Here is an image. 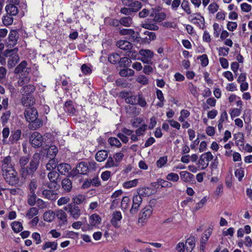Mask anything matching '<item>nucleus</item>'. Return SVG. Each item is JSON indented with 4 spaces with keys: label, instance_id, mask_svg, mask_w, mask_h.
Segmentation results:
<instances>
[{
    "label": "nucleus",
    "instance_id": "1",
    "mask_svg": "<svg viewBox=\"0 0 252 252\" xmlns=\"http://www.w3.org/2000/svg\"><path fill=\"white\" fill-rule=\"evenodd\" d=\"M40 155L35 153L30 160L28 156H22L19 159L18 166L19 172L22 179H30L35 176L40 163Z\"/></svg>",
    "mask_w": 252,
    "mask_h": 252
},
{
    "label": "nucleus",
    "instance_id": "31",
    "mask_svg": "<svg viewBox=\"0 0 252 252\" xmlns=\"http://www.w3.org/2000/svg\"><path fill=\"white\" fill-rule=\"evenodd\" d=\"M121 60L120 55L116 53H113L111 54L108 57V61L113 64H116L119 63V61Z\"/></svg>",
    "mask_w": 252,
    "mask_h": 252
},
{
    "label": "nucleus",
    "instance_id": "34",
    "mask_svg": "<svg viewBox=\"0 0 252 252\" xmlns=\"http://www.w3.org/2000/svg\"><path fill=\"white\" fill-rule=\"evenodd\" d=\"M212 230L213 229L210 227L204 232L201 237L200 241L201 243H206L209 237L212 234Z\"/></svg>",
    "mask_w": 252,
    "mask_h": 252
},
{
    "label": "nucleus",
    "instance_id": "39",
    "mask_svg": "<svg viewBox=\"0 0 252 252\" xmlns=\"http://www.w3.org/2000/svg\"><path fill=\"white\" fill-rule=\"evenodd\" d=\"M58 244L55 242H47L43 246V250H45L46 249L50 248L52 250L55 251L57 249Z\"/></svg>",
    "mask_w": 252,
    "mask_h": 252
},
{
    "label": "nucleus",
    "instance_id": "37",
    "mask_svg": "<svg viewBox=\"0 0 252 252\" xmlns=\"http://www.w3.org/2000/svg\"><path fill=\"white\" fill-rule=\"evenodd\" d=\"M120 23L125 27H129L132 23V18L129 17H124L120 19L119 21Z\"/></svg>",
    "mask_w": 252,
    "mask_h": 252
},
{
    "label": "nucleus",
    "instance_id": "16",
    "mask_svg": "<svg viewBox=\"0 0 252 252\" xmlns=\"http://www.w3.org/2000/svg\"><path fill=\"white\" fill-rule=\"evenodd\" d=\"M42 194L45 198L49 200H55L57 198V193L52 190L44 189Z\"/></svg>",
    "mask_w": 252,
    "mask_h": 252
},
{
    "label": "nucleus",
    "instance_id": "51",
    "mask_svg": "<svg viewBox=\"0 0 252 252\" xmlns=\"http://www.w3.org/2000/svg\"><path fill=\"white\" fill-rule=\"evenodd\" d=\"M165 18L166 14L163 12H160L156 14L153 20L155 22H160L164 20Z\"/></svg>",
    "mask_w": 252,
    "mask_h": 252
},
{
    "label": "nucleus",
    "instance_id": "49",
    "mask_svg": "<svg viewBox=\"0 0 252 252\" xmlns=\"http://www.w3.org/2000/svg\"><path fill=\"white\" fill-rule=\"evenodd\" d=\"M106 168H109L111 167H117L118 166V162H116L115 160L114 161L113 158L109 157L107 159V162L105 163V166Z\"/></svg>",
    "mask_w": 252,
    "mask_h": 252
},
{
    "label": "nucleus",
    "instance_id": "28",
    "mask_svg": "<svg viewBox=\"0 0 252 252\" xmlns=\"http://www.w3.org/2000/svg\"><path fill=\"white\" fill-rule=\"evenodd\" d=\"M86 199L85 196L82 194H78L74 196L72 202L70 203H74L76 205L82 204Z\"/></svg>",
    "mask_w": 252,
    "mask_h": 252
},
{
    "label": "nucleus",
    "instance_id": "23",
    "mask_svg": "<svg viewBox=\"0 0 252 252\" xmlns=\"http://www.w3.org/2000/svg\"><path fill=\"white\" fill-rule=\"evenodd\" d=\"M5 10L7 13L11 15L15 16L19 12L18 8L14 4H8L5 6Z\"/></svg>",
    "mask_w": 252,
    "mask_h": 252
},
{
    "label": "nucleus",
    "instance_id": "12",
    "mask_svg": "<svg viewBox=\"0 0 252 252\" xmlns=\"http://www.w3.org/2000/svg\"><path fill=\"white\" fill-rule=\"evenodd\" d=\"M122 219V215L120 211H115L112 214V218L110 220L112 225L115 228H119L120 225L118 222Z\"/></svg>",
    "mask_w": 252,
    "mask_h": 252
},
{
    "label": "nucleus",
    "instance_id": "11",
    "mask_svg": "<svg viewBox=\"0 0 252 252\" xmlns=\"http://www.w3.org/2000/svg\"><path fill=\"white\" fill-rule=\"evenodd\" d=\"M123 3L124 5L130 7L133 13L138 12L142 7V3L139 1H133L131 3H128L126 1H123Z\"/></svg>",
    "mask_w": 252,
    "mask_h": 252
},
{
    "label": "nucleus",
    "instance_id": "58",
    "mask_svg": "<svg viewBox=\"0 0 252 252\" xmlns=\"http://www.w3.org/2000/svg\"><path fill=\"white\" fill-rule=\"evenodd\" d=\"M205 158H203V156L201 155L198 160V164L199 166H201V169L202 170L206 169L209 165V162L207 161V162L206 163L205 162Z\"/></svg>",
    "mask_w": 252,
    "mask_h": 252
},
{
    "label": "nucleus",
    "instance_id": "22",
    "mask_svg": "<svg viewBox=\"0 0 252 252\" xmlns=\"http://www.w3.org/2000/svg\"><path fill=\"white\" fill-rule=\"evenodd\" d=\"M108 157V152L106 150H100L95 154V159L97 161H103Z\"/></svg>",
    "mask_w": 252,
    "mask_h": 252
},
{
    "label": "nucleus",
    "instance_id": "50",
    "mask_svg": "<svg viewBox=\"0 0 252 252\" xmlns=\"http://www.w3.org/2000/svg\"><path fill=\"white\" fill-rule=\"evenodd\" d=\"M130 199L127 196H124L121 201V208L123 210H126L128 206Z\"/></svg>",
    "mask_w": 252,
    "mask_h": 252
},
{
    "label": "nucleus",
    "instance_id": "4",
    "mask_svg": "<svg viewBox=\"0 0 252 252\" xmlns=\"http://www.w3.org/2000/svg\"><path fill=\"white\" fill-rule=\"evenodd\" d=\"M64 209L75 220H77L82 214L79 206L74 203L69 204L67 206L64 208Z\"/></svg>",
    "mask_w": 252,
    "mask_h": 252
},
{
    "label": "nucleus",
    "instance_id": "30",
    "mask_svg": "<svg viewBox=\"0 0 252 252\" xmlns=\"http://www.w3.org/2000/svg\"><path fill=\"white\" fill-rule=\"evenodd\" d=\"M101 222V218L99 215L94 214L90 217V224L92 226H95L99 224Z\"/></svg>",
    "mask_w": 252,
    "mask_h": 252
},
{
    "label": "nucleus",
    "instance_id": "14",
    "mask_svg": "<svg viewBox=\"0 0 252 252\" xmlns=\"http://www.w3.org/2000/svg\"><path fill=\"white\" fill-rule=\"evenodd\" d=\"M21 102L23 106L28 107L34 104L35 99L32 95H23L21 99Z\"/></svg>",
    "mask_w": 252,
    "mask_h": 252
},
{
    "label": "nucleus",
    "instance_id": "3",
    "mask_svg": "<svg viewBox=\"0 0 252 252\" xmlns=\"http://www.w3.org/2000/svg\"><path fill=\"white\" fill-rule=\"evenodd\" d=\"M2 176L6 183L10 186H14L18 183L17 172L15 169H12L11 172L2 173Z\"/></svg>",
    "mask_w": 252,
    "mask_h": 252
},
{
    "label": "nucleus",
    "instance_id": "54",
    "mask_svg": "<svg viewBox=\"0 0 252 252\" xmlns=\"http://www.w3.org/2000/svg\"><path fill=\"white\" fill-rule=\"evenodd\" d=\"M126 110L127 113H131L133 115H138L139 113V111L137 110V108L133 105L126 107Z\"/></svg>",
    "mask_w": 252,
    "mask_h": 252
},
{
    "label": "nucleus",
    "instance_id": "56",
    "mask_svg": "<svg viewBox=\"0 0 252 252\" xmlns=\"http://www.w3.org/2000/svg\"><path fill=\"white\" fill-rule=\"evenodd\" d=\"M147 128V125L146 124H142V126L137 129L135 131L136 134L138 136H140L144 134L145 130Z\"/></svg>",
    "mask_w": 252,
    "mask_h": 252
},
{
    "label": "nucleus",
    "instance_id": "26",
    "mask_svg": "<svg viewBox=\"0 0 252 252\" xmlns=\"http://www.w3.org/2000/svg\"><path fill=\"white\" fill-rule=\"evenodd\" d=\"M58 152V148L55 145H51L47 149V157L49 158H55Z\"/></svg>",
    "mask_w": 252,
    "mask_h": 252
},
{
    "label": "nucleus",
    "instance_id": "18",
    "mask_svg": "<svg viewBox=\"0 0 252 252\" xmlns=\"http://www.w3.org/2000/svg\"><path fill=\"white\" fill-rule=\"evenodd\" d=\"M64 109L66 112L69 114L70 115H75L76 110L73 105V102L69 100L66 101L64 105Z\"/></svg>",
    "mask_w": 252,
    "mask_h": 252
},
{
    "label": "nucleus",
    "instance_id": "47",
    "mask_svg": "<svg viewBox=\"0 0 252 252\" xmlns=\"http://www.w3.org/2000/svg\"><path fill=\"white\" fill-rule=\"evenodd\" d=\"M10 114L11 113L10 111H7L2 114L0 117V120L3 126H4L7 123L8 120L10 118Z\"/></svg>",
    "mask_w": 252,
    "mask_h": 252
},
{
    "label": "nucleus",
    "instance_id": "38",
    "mask_svg": "<svg viewBox=\"0 0 252 252\" xmlns=\"http://www.w3.org/2000/svg\"><path fill=\"white\" fill-rule=\"evenodd\" d=\"M134 71L130 68H126L120 71L119 74L121 76L127 77L133 75Z\"/></svg>",
    "mask_w": 252,
    "mask_h": 252
},
{
    "label": "nucleus",
    "instance_id": "59",
    "mask_svg": "<svg viewBox=\"0 0 252 252\" xmlns=\"http://www.w3.org/2000/svg\"><path fill=\"white\" fill-rule=\"evenodd\" d=\"M37 182L35 179L31 180L30 184L29 185V189L30 192H35V190L37 188Z\"/></svg>",
    "mask_w": 252,
    "mask_h": 252
},
{
    "label": "nucleus",
    "instance_id": "6",
    "mask_svg": "<svg viewBox=\"0 0 252 252\" xmlns=\"http://www.w3.org/2000/svg\"><path fill=\"white\" fill-rule=\"evenodd\" d=\"M153 210V209L151 205H148L145 207L139 214L138 222L139 223H144L145 220H148L152 215Z\"/></svg>",
    "mask_w": 252,
    "mask_h": 252
},
{
    "label": "nucleus",
    "instance_id": "24",
    "mask_svg": "<svg viewBox=\"0 0 252 252\" xmlns=\"http://www.w3.org/2000/svg\"><path fill=\"white\" fill-rule=\"evenodd\" d=\"M181 180L184 182H189L194 178V175L188 171H182L180 173Z\"/></svg>",
    "mask_w": 252,
    "mask_h": 252
},
{
    "label": "nucleus",
    "instance_id": "29",
    "mask_svg": "<svg viewBox=\"0 0 252 252\" xmlns=\"http://www.w3.org/2000/svg\"><path fill=\"white\" fill-rule=\"evenodd\" d=\"M56 216L55 213L52 211H48L43 214L44 220L47 222H51L54 220Z\"/></svg>",
    "mask_w": 252,
    "mask_h": 252
},
{
    "label": "nucleus",
    "instance_id": "20",
    "mask_svg": "<svg viewBox=\"0 0 252 252\" xmlns=\"http://www.w3.org/2000/svg\"><path fill=\"white\" fill-rule=\"evenodd\" d=\"M195 237H190L187 239L186 243V250L187 252H191L195 247Z\"/></svg>",
    "mask_w": 252,
    "mask_h": 252
},
{
    "label": "nucleus",
    "instance_id": "62",
    "mask_svg": "<svg viewBox=\"0 0 252 252\" xmlns=\"http://www.w3.org/2000/svg\"><path fill=\"white\" fill-rule=\"evenodd\" d=\"M167 161V158L166 157H160L157 161V166L158 167L161 168L166 163Z\"/></svg>",
    "mask_w": 252,
    "mask_h": 252
},
{
    "label": "nucleus",
    "instance_id": "43",
    "mask_svg": "<svg viewBox=\"0 0 252 252\" xmlns=\"http://www.w3.org/2000/svg\"><path fill=\"white\" fill-rule=\"evenodd\" d=\"M138 182V179H134L129 181L126 182L123 184V187L126 189H129L136 187Z\"/></svg>",
    "mask_w": 252,
    "mask_h": 252
},
{
    "label": "nucleus",
    "instance_id": "13",
    "mask_svg": "<svg viewBox=\"0 0 252 252\" xmlns=\"http://www.w3.org/2000/svg\"><path fill=\"white\" fill-rule=\"evenodd\" d=\"M71 168V167L70 164L66 163H61L57 166V170L59 174H61L63 175L68 174Z\"/></svg>",
    "mask_w": 252,
    "mask_h": 252
},
{
    "label": "nucleus",
    "instance_id": "41",
    "mask_svg": "<svg viewBox=\"0 0 252 252\" xmlns=\"http://www.w3.org/2000/svg\"><path fill=\"white\" fill-rule=\"evenodd\" d=\"M131 61L127 57L121 58V60L119 61V64L121 67H125L129 66Z\"/></svg>",
    "mask_w": 252,
    "mask_h": 252
},
{
    "label": "nucleus",
    "instance_id": "45",
    "mask_svg": "<svg viewBox=\"0 0 252 252\" xmlns=\"http://www.w3.org/2000/svg\"><path fill=\"white\" fill-rule=\"evenodd\" d=\"M18 51V48L16 47L13 49L9 48L8 49L6 50L3 53V55L5 57H11L15 55H17V53Z\"/></svg>",
    "mask_w": 252,
    "mask_h": 252
},
{
    "label": "nucleus",
    "instance_id": "36",
    "mask_svg": "<svg viewBox=\"0 0 252 252\" xmlns=\"http://www.w3.org/2000/svg\"><path fill=\"white\" fill-rule=\"evenodd\" d=\"M36 195L35 192H30L28 196L27 202L31 206H33L35 205L36 200Z\"/></svg>",
    "mask_w": 252,
    "mask_h": 252
},
{
    "label": "nucleus",
    "instance_id": "21",
    "mask_svg": "<svg viewBox=\"0 0 252 252\" xmlns=\"http://www.w3.org/2000/svg\"><path fill=\"white\" fill-rule=\"evenodd\" d=\"M76 169L80 174H86L88 171V166L85 162H81L77 165Z\"/></svg>",
    "mask_w": 252,
    "mask_h": 252
},
{
    "label": "nucleus",
    "instance_id": "55",
    "mask_svg": "<svg viewBox=\"0 0 252 252\" xmlns=\"http://www.w3.org/2000/svg\"><path fill=\"white\" fill-rule=\"evenodd\" d=\"M137 95H131L127 96V98H126V101L127 103H129L132 105L137 104Z\"/></svg>",
    "mask_w": 252,
    "mask_h": 252
},
{
    "label": "nucleus",
    "instance_id": "61",
    "mask_svg": "<svg viewBox=\"0 0 252 252\" xmlns=\"http://www.w3.org/2000/svg\"><path fill=\"white\" fill-rule=\"evenodd\" d=\"M218 4L215 2L211 3L208 6L209 12L212 14H214L218 11Z\"/></svg>",
    "mask_w": 252,
    "mask_h": 252
},
{
    "label": "nucleus",
    "instance_id": "5",
    "mask_svg": "<svg viewBox=\"0 0 252 252\" xmlns=\"http://www.w3.org/2000/svg\"><path fill=\"white\" fill-rule=\"evenodd\" d=\"M19 35V33L17 30H11L8 35V41L6 43V47L8 48H13L17 43Z\"/></svg>",
    "mask_w": 252,
    "mask_h": 252
},
{
    "label": "nucleus",
    "instance_id": "40",
    "mask_svg": "<svg viewBox=\"0 0 252 252\" xmlns=\"http://www.w3.org/2000/svg\"><path fill=\"white\" fill-rule=\"evenodd\" d=\"M11 226L13 230L15 233H18L23 229V226L21 222L19 221H14L12 223Z\"/></svg>",
    "mask_w": 252,
    "mask_h": 252
},
{
    "label": "nucleus",
    "instance_id": "35",
    "mask_svg": "<svg viewBox=\"0 0 252 252\" xmlns=\"http://www.w3.org/2000/svg\"><path fill=\"white\" fill-rule=\"evenodd\" d=\"M100 185L99 178L97 177L94 178L93 179L88 181V182L84 183L83 186L86 185L87 187H90L91 185L94 187H98Z\"/></svg>",
    "mask_w": 252,
    "mask_h": 252
},
{
    "label": "nucleus",
    "instance_id": "46",
    "mask_svg": "<svg viewBox=\"0 0 252 252\" xmlns=\"http://www.w3.org/2000/svg\"><path fill=\"white\" fill-rule=\"evenodd\" d=\"M38 213V210L36 207L31 208L26 214V217L29 219L32 218L34 216L37 215Z\"/></svg>",
    "mask_w": 252,
    "mask_h": 252
},
{
    "label": "nucleus",
    "instance_id": "53",
    "mask_svg": "<svg viewBox=\"0 0 252 252\" xmlns=\"http://www.w3.org/2000/svg\"><path fill=\"white\" fill-rule=\"evenodd\" d=\"M142 27L149 30L157 31L158 29V27L157 25L150 23L142 24Z\"/></svg>",
    "mask_w": 252,
    "mask_h": 252
},
{
    "label": "nucleus",
    "instance_id": "33",
    "mask_svg": "<svg viewBox=\"0 0 252 252\" xmlns=\"http://www.w3.org/2000/svg\"><path fill=\"white\" fill-rule=\"evenodd\" d=\"M19 60V57L18 55H15L9 59L7 62V66L9 68L13 67Z\"/></svg>",
    "mask_w": 252,
    "mask_h": 252
},
{
    "label": "nucleus",
    "instance_id": "8",
    "mask_svg": "<svg viewBox=\"0 0 252 252\" xmlns=\"http://www.w3.org/2000/svg\"><path fill=\"white\" fill-rule=\"evenodd\" d=\"M12 169H14L11 164V158L10 156H7L2 161L1 171L2 174L11 172Z\"/></svg>",
    "mask_w": 252,
    "mask_h": 252
},
{
    "label": "nucleus",
    "instance_id": "27",
    "mask_svg": "<svg viewBox=\"0 0 252 252\" xmlns=\"http://www.w3.org/2000/svg\"><path fill=\"white\" fill-rule=\"evenodd\" d=\"M50 160L48 163L46 164V169L47 170L51 171V170L55 169L58 166V160L54 158H50Z\"/></svg>",
    "mask_w": 252,
    "mask_h": 252
},
{
    "label": "nucleus",
    "instance_id": "19",
    "mask_svg": "<svg viewBox=\"0 0 252 252\" xmlns=\"http://www.w3.org/2000/svg\"><path fill=\"white\" fill-rule=\"evenodd\" d=\"M47 176L51 182L58 183L60 181V175L56 171L53 170L50 171Z\"/></svg>",
    "mask_w": 252,
    "mask_h": 252
},
{
    "label": "nucleus",
    "instance_id": "32",
    "mask_svg": "<svg viewBox=\"0 0 252 252\" xmlns=\"http://www.w3.org/2000/svg\"><path fill=\"white\" fill-rule=\"evenodd\" d=\"M56 217L62 221V223L67 222V215L65 212L62 210H59L55 213Z\"/></svg>",
    "mask_w": 252,
    "mask_h": 252
},
{
    "label": "nucleus",
    "instance_id": "44",
    "mask_svg": "<svg viewBox=\"0 0 252 252\" xmlns=\"http://www.w3.org/2000/svg\"><path fill=\"white\" fill-rule=\"evenodd\" d=\"M2 23L5 26H9L11 25L13 21V18L11 16L10 14H6L5 16H3L2 19Z\"/></svg>",
    "mask_w": 252,
    "mask_h": 252
},
{
    "label": "nucleus",
    "instance_id": "63",
    "mask_svg": "<svg viewBox=\"0 0 252 252\" xmlns=\"http://www.w3.org/2000/svg\"><path fill=\"white\" fill-rule=\"evenodd\" d=\"M147 190H149V188H142L138 189L137 190L138 195L140 196H149L150 194L148 193Z\"/></svg>",
    "mask_w": 252,
    "mask_h": 252
},
{
    "label": "nucleus",
    "instance_id": "57",
    "mask_svg": "<svg viewBox=\"0 0 252 252\" xmlns=\"http://www.w3.org/2000/svg\"><path fill=\"white\" fill-rule=\"evenodd\" d=\"M197 59H200L201 64L202 66H206L208 64L209 60L207 55L203 54L198 57Z\"/></svg>",
    "mask_w": 252,
    "mask_h": 252
},
{
    "label": "nucleus",
    "instance_id": "64",
    "mask_svg": "<svg viewBox=\"0 0 252 252\" xmlns=\"http://www.w3.org/2000/svg\"><path fill=\"white\" fill-rule=\"evenodd\" d=\"M218 50L219 51L220 56H226L228 54L229 49L228 48L220 47L218 49Z\"/></svg>",
    "mask_w": 252,
    "mask_h": 252
},
{
    "label": "nucleus",
    "instance_id": "7",
    "mask_svg": "<svg viewBox=\"0 0 252 252\" xmlns=\"http://www.w3.org/2000/svg\"><path fill=\"white\" fill-rule=\"evenodd\" d=\"M30 142L32 147L35 148H39L42 144V136L39 132L35 131L30 136Z\"/></svg>",
    "mask_w": 252,
    "mask_h": 252
},
{
    "label": "nucleus",
    "instance_id": "15",
    "mask_svg": "<svg viewBox=\"0 0 252 252\" xmlns=\"http://www.w3.org/2000/svg\"><path fill=\"white\" fill-rule=\"evenodd\" d=\"M22 132L20 129H16L11 131V134L9 137V141L11 144L17 143L20 139Z\"/></svg>",
    "mask_w": 252,
    "mask_h": 252
},
{
    "label": "nucleus",
    "instance_id": "25",
    "mask_svg": "<svg viewBox=\"0 0 252 252\" xmlns=\"http://www.w3.org/2000/svg\"><path fill=\"white\" fill-rule=\"evenodd\" d=\"M62 186L66 192H69L72 189V182L68 178H64L62 180Z\"/></svg>",
    "mask_w": 252,
    "mask_h": 252
},
{
    "label": "nucleus",
    "instance_id": "2",
    "mask_svg": "<svg viewBox=\"0 0 252 252\" xmlns=\"http://www.w3.org/2000/svg\"><path fill=\"white\" fill-rule=\"evenodd\" d=\"M25 117L29 122V128L31 130H35L41 127L43 125V121L38 118V112L33 107H29L24 111Z\"/></svg>",
    "mask_w": 252,
    "mask_h": 252
},
{
    "label": "nucleus",
    "instance_id": "17",
    "mask_svg": "<svg viewBox=\"0 0 252 252\" xmlns=\"http://www.w3.org/2000/svg\"><path fill=\"white\" fill-rule=\"evenodd\" d=\"M35 90V87L32 84H29L25 86H24L21 89V93L23 95H32V93H33Z\"/></svg>",
    "mask_w": 252,
    "mask_h": 252
},
{
    "label": "nucleus",
    "instance_id": "60",
    "mask_svg": "<svg viewBox=\"0 0 252 252\" xmlns=\"http://www.w3.org/2000/svg\"><path fill=\"white\" fill-rule=\"evenodd\" d=\"M182 8L188 14L191 13V10L189 8V2L187 0H184L181 4Z\"/></svg>",
    "mask_w": 252,
    "mask_h": 252
},
{
    "label": "nucleus",
    "instance_id": "42",
    "mask_svg": "<svg viewBox=\"0 0 252 252\" xmlns=\"http://www.w3.org/2000/svg\"><path fill=\"white\" fill-rule=\"evenodd\" d=\"M139 53L142 56L147 57L149 59L152 58L154 56L153 52L149 49H141Z\"/></svg>",
    "mask_w": 252,
    "mask_h": 252
},
{
    "label": "nucleus",
    "instance_id": "48",
    "mask_svg": "<svg viewBox=\"0 0 252 252\" xmlns=\"http://www.w3.org/2000/svg\"><path fill=\"white\" fill-rule=\"evenodd\" d=\"M166 179L173 182H177L179 179V175L175 173H170L166 176Z\"/></svg>",
    "mask_w": 252,
    "mask_h": 252
},
{
    "label": "nucleus",
    "instance_id": "10",
    "mask_svg": "<svg viewBox=\"0 0 252 252\" xmlns=\"http://www.w3.org/2000/svg\"><path fill=\"white\" fill-rule=\"evenodd\" d=\"M117 46L124 51H128V53H131V50L133 47V45L131 43L124 40H120L117 41L116 43Z\"/></svg>",
    "mask_w": 252,
    "mask_h": 252
},
{
    "label": "nucleus",
    "instance_id": "52",
    "mask_svg": "<svg viewBox=\"0 0 252 252\" xmlns=\"http://www.w3.org/2000/svg\"><path fill=\"white\" fill-rule=\"evenodd\" d=\"M108 142L112 146H115L117 147L121 146V143L119 140L115 137H110L108 139Z\"/></svg>",
    "mask_w": 252,
    "mask_h": 252
},
{
    "label": "nucleus",
    "instance_id": "9",
    "mask_svg": "<svg viewBox=\"0 0 252 252\" xmlns=\"http://www.w3.org/2000/svg\"><path fill=\"white\" fill-rule=\"evenodd\" d=\"M27 62L26 61H23L14 69V73L15 74H19L23 73V74L26 75L28 74L31 70L30 68L27 67Z\"/></svg>",
    "mask_w": 252,
    "mask_h": 252
}]
</instances>
